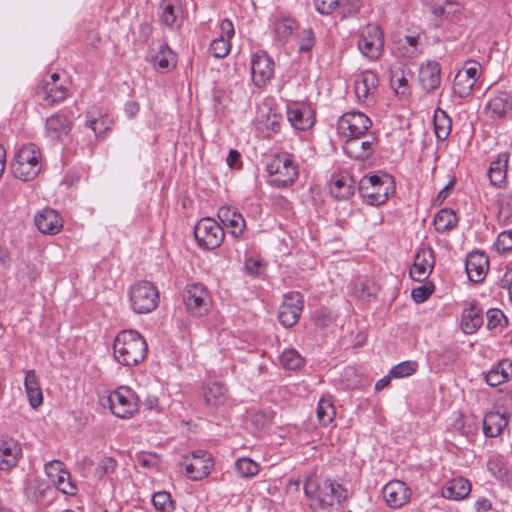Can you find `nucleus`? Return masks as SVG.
Instances as JSON below:
<instances>
[{
	"label": "nucleus",
	"mask_w": 512,
	"mask_h": 512,
	"mask_svg": "<svg viewBox=\"0 0 512 512\" xmlns=\"http://www.w3.org/2000/svg\"><path fill=\"white\" fill-rule=\"evenodd\" d=\"M148 346L144 337L135 330L120 331L113 343L115 360L123 366L140 364L147 355Z\"/></svg>",
	"instance_id": "f257e3e1"
},
{
	"label": "nucleus",
	"mask_w": 512,
	"mask_h": 512,
	"mask_svg": "<svg viewBox=\"0 0 512 512\" xmlns=\"http://www.w3.org/2000/svg\"><path fill=\"white\" fill-rule=\"evenodd\" d=\"M358 189L367 204L378 206L384 204L395 192V183L393 177L387 173L374 174L362 177Z\"/></svg>",
	"instance_id": "f03ea898"
},
{
	"label": "nucleus",
	"mask_w": 512,
	"mask_h": 512,
	"mask_svg": "<svg viewBox=\"0 0 512 512\" xmlns=\"http://www.w3.org/2000/svg\"><path fill=\"white\" fill-rule=\"evenodd\" d=\"M41 153L33 143L22 145L10 164L13 176L21 181H31L41 171Z\"/></svg>",
	"instance_id": "7ed1b4c3"
},
{
	"label": "nucleus",
	"mask_w": 512,
	"mask_h": 512,
	"mask_svg": "<svg viewBox=\"0 0 512 512\" xmlns=\"http://www.w3.org/2000/svg\"><path fill=\"white\" fill-rule=\"evenodd\" d=\"M69 80L58 73L43 78L35 87L34 95L42 106L51 107L63 102L69 94Z\"/></svg>",
	"instance_id": "20e7f679"
},
{
	"label": "nucleus",
	"mask_w": 512,
	"mask_h": 512,
	"mask_svg": "<svg viewBox=\"0 0 512 512\" xmlns=\"http://www.w3.org/2000/svg\"><path fill=\"white\" fill-rule=\"evenodd\" d=\"M128 296L130 307L136 314L151 313L159 305V290L150 281L142 280L131 285Z\"/></svg>",
	"instance_id": "39448f33"
},
{
	"label": "nucleus",
	"mask_w": 512,
	"mask_h": 512,
	"mask_svg": "<svg viewBox=\"0 0 512 512\" xmlns=\"http://www.w3.org/2000/svg\"><path fill=\"white\" fill-rule=\"evenodd\" d=\"M266 171L272 177L271 184L277 188L293 185L299 175L298 166L289 153L274 155L267 164Z\"/></svg>",
	"instance_id": "423d86ee"
},
{
	"label": "nucleus",
	"mask_w": 512,
	"mask_h": 512,
	"mask_svg": "<svg viewBox=\"0 0 512 512\" xmlns=\"http://www.w3.org/2000/svg\"><path fill=\"white\" fill-rule=\"evenodd\" d=\"M180 465L184 467L188 479L200 481L211 473L214 460L210 452L198 449L184 455Z\"/></svg>",
	"instance_id": "0eeeda50"
},
{
	"label": "nucleus",
	"mask_w": 512,
	"mask_h": 512,
	"mask_svg": "<svg viewBox=\"0 0 512 512\" xmlns=\"http://www.w3.org/2000/svg\"><path fill=\"white\" fill-rule=\"evenodd\" d=\"M111 412L118 418H131L139 409V398L136 393L127 386H120L108 397Z\"/></svg>",
	"instance_id": "6e6552de"
},
{
	"label": "nucleus",
	"mask_w": 512,
	"mask_h": 512,
	"mask_svg": "<svg viewBox=\"0 0 512 512\" xmlns=\"http://www.w3.org/2000/svg\"><path fill=\"white\" fill-rule=\"evenodd\" d=\"M194 236L200 247L212 250L221 245L225 233L223 227L216 220L206 217L196 223Z\"/></svg>",
	"instance_id": "1a4fd4ad"
},
{
	"label": "nucleus",
	"mask_w": 512,
	"mask_h": 512,
	"mask_svg": "<svg viewBox=\"0 0 512 512\" xmlns=\"http://www.w3.org/2000/svg\"><path fill=\"white\" fill-rule=\"evenodd\" d=\"M360 52L370 60H378L383 52L384 35L378 24H367L357 42Z\"/></svg>",
	"instance_id": "9d476101"
},
{
	"label": "nucleus",
	"mask_w": 512,
	"mask_h": 512,
	"mask_svg": "<svg viewBox=\"0 0 512 512\" xmlns=\"http://www.w3.org/2000/svg\"><path fill=\"white\" fill-rule=\"evenodd\" d=\"M183 300L187 311L197 317L207 314L212 303L208 289L199 283H192L186 286Z\"/></svg>",
	"instance_id": "9b49d317"
},
{
	"label": "nucleus",
	"mask_w": 512,
	"mask_h": 512,
	"mask_svg": "<svg viewBox=\"0 0 512 512\" xmlns=\"http://www.w3.org/2000/svg\"><path fill=\"white\" fill-rule=\"evenodd\" d=\"M332 481L329 479L319 481L316 478H307L304 484L305 495L310 499L312 509H325L332 506Z\"/></svg>",
	"instance_id": "f8f14e48"
},
{
	"label": "nucleus",
	"mask_w": 512,
	"mask_h": 512,
	"mask_svg": "<svg viewBox=\"0 0 512 512\" xmlns=\"http://www.w3.org/2000/svg\"><path fill=\"white\" fill-rule=\"evenodd\" d=\"M372 122L364 113L349 111L344 113L337 122V131L344 137L368 134Z\"/></svg>",
	"instance_id": "ddd939ff"
},
{
	"label": "nucleus",
	"mask_w": 512,
	"mask_h": 512,
	"mask_svg": "<svg viewBox=\"0 0 512 512\" xmlns=\"http://www.w3.org/2000/svg\"><path fill=\"white\" fill-rule=\"evenodd\" d=\"M304 299L301 293L292 291L284 295L279 308L278 320L285 328L293 327L303 311Z\"/></svg>",
	"instance_id": "4468645a"
},
{
	"label": "nucleus",
	"mask_w": 512,
	"mask_h": 512,
	"mask_svg": "<svg viewBox=\"0 0 512 512\" xmlns=\"http://www.w3.org/2000/svg\"><path fill=\"white\" fill-rule=\"evenodd\" d=\"M345 138L346 140L343 145V151L352 159H368L375 151L376 138L373 135L365 134Z\"/></svg>",
	"instance_id": "2eb2a0df"
},
{
	"label": "nucleus",
	"mask_w": 512,
	"mask_h": 512,
	"mask_svg": "<svg viewBox=\"0 0 512 512\" xmlns=\"http://www.w3.org/2000/svg\"><path fill=\"white\" fill-rule=\"evenodd\" d=\"M270 27L274 40L280 45H285L299 28V24L292 15L277 12L270 18Z\"/></svg>",
	"instance_id": "dca6fc26"
},
{
	"label": "nucleus",
	"mask_w": 512,
	"mask_h": 512,
	"mask_svg": "<svg viewBox=\"0 0 512 512\" xmlns=\"http://www.w3.org/2000/svg\"><path fill=\"white\" fill-rule=\"evenodd\" d=\"M287 118L296 130L305 131L315 123V111L306 102H292L287 105Z\"/></svg>",
	"instance_id": "f3484780"
},
{
	"label": "nucleus",
	"mask_w": 512,
	"mask_h": 512,
	"mask_svg": "<svg viewBox=\"0 0 512 512\" xmlns=\"http://www.w3.org/2000/svg\"><path fill=\"white\" fill-rule=\"evenodd\" d=\"M252 80L257 87H263L274 75V61L265 51H258L251 58Z\"/></svg>",
	"instance_id": "a211bd4d"
},
{
	"label": "nucleus",
	"mask_w": 512,
	"mask_h": 512,
	"mask_svg": "<svg viewBox=\"0 0 512 512\" xmlns=\"http://www.w3.org/2000/svg\"><path fill=\"white\" fill-rule=\"evenodd\" d=\"M435 265L434 250L431 247H420L415 256L410 277L417 282L425 281L431 274Z\"/></svg>",
	"instance_id": "6ab92c4d"
},
{
	"label": "nucleus",
	"mask_w": 512,
	"mask_h": 512,
	"mask_svg": "<svg viewBox=\"0 0 512 512\" xmlns=\"http://www.w3.org/2000/svg\"><path fill=\"white\" fill-rule=\"evenodd\" d=\"M382 494L386 504L393 509L401 508L411 497L410 488L399 480L388 482L383 487Z\"/></svg>",
	"instance_id": "aec40b11"
},
{
	"label": "nucleus",
	"mask_w": 512,
	"mask_h": 512,
	"mask_svg": "<svg viewBox=\"0 0 512 512\" xmlns=\"http://www.w3.org/2000/svg\"><path fill=\"white\" fill-rule=\"evenodd\" d=\"M220 35L212 40L209 50L211 54L218 59L226 57L230 50V39L234 36V25L231 20L223 19L220 22Z\"/></svg>",
	"instance_id": "412c9836"
},
{
	"label": "nucleus",
	"mask_w": 512,
	"mask_h": 512,
	"mask_svg": "<svg viewBox=\"0 0 512 512\" xmlns=\"http://www.w3.org/2000/svg\"><path fill=\"white\" fill-rule=\"evenodd\" d=\"M489 267L488 257L483 252H471L465 262V270L470 281L479 283L484 280Z\"/></svg>",
	"instance_id": "4be33fe9"
},
{
	"label": "nucleus",
	"mask_w": 512,
	"mask_h": 512,
	"mask_svg": "<svg viewBox=\"0 0 512 512\" xmlns=\"http://www.w3.org/2000/svg\"><path fill=\"white\" fill-rule=\"evenodd\" d=\"M354 184V179L347 172L334 173L329 183L330 193L336 199H348L354 194Z\"/></svg>",
	"instance_id": "5701e85b"
},
{
	"label": "nucleus",
	"mask_w": 512,
	"mask_h": 512,
	"mask_svg": "<svg viewBox=\"0 0 512 512\" xmlns=\"http://www.w3.org/2000/svg\"><path fill=\"white\" fill-rule=\"evenodd\" d=\"M22 449L17 441L9 437L0 438V470H9L16 466Z\"/></svg>",
	"instance_id": "b1692460"
},
{
	"label": "nucleus",
	"mask_w": 512,
	"mask_h": 512,
	"mask_svg": "<svg viewBox=\"0 0 512 512\" xmlns=\"http://www.w3.org/2000/svg\"><path fill=\"white\" fill-rule=\"evenodd\" d=\"M378 83L379 80L376 73L370 70L362 72L354 84L357 99L361 102H369L371 96L377 90Z\"/></svg>",
	"instance_id": "393cba45"
},
{
	"label": "nucleus",
	"mask_w": 512,
	"mask_h": 512,
	"mask_svg": "<svg viewBox=\"0 0 512 512\" xmlns=\"http://www.w3.org/2000/svg\"><path fill=\"white\" fill-rule=\"evenodd\" d=\"M419 82L427 92L436 90L441 83V66L436 61H427L419 68Z\"/></svg>",
	"instance_id": "a878e982"
},
{
	"label": "nucleus",
	"mask_w": 512,
	"mask_h": 512,
	"mask_svg": "<svg viewBox=\"0 0 512 512\" xmlns=\"http://www.w3.org/2000/svg\"><path fill=\"white\" fill-rule=\"evenodd\" d=\"M35 225L43 234L54 235L62 229L63 221L54 209L46 208L35 216Z\"/></svg>",
	"instance_id": "bb28decb"
},
{
	"label": "nucleus",
	"mask_w": 512,
	"mask_h": 512,
	"mask_svg": "<svg viewBox=\"0 0 512 512\" xmlns=\"http://www.w3.org/2000/svg\"><path fill=\"white\" fill-rule=\"evenodd\" d=\"M218 218L227 228H230V233L234 237H239L243 234L245 229V220L238 211L229 206H222L218 209Z\"/></svg>",
	"instance_id": "cd10ccee"
},
{
	"label": "nucleus",
	"mask_w": 512,
	"mask_h": 512,
	"mask_svg": "<svg viewBox=\"0 0 512 512\" xmlns=\"http://www.w3.org/2000/svg\"><path fill=\"white\" fill-rule=\"evenodd\" d=\"M72 124L69 118L63 113H55L46 119L45 130L49 138L60 140L71 131Z\"/></svg>",
	"instance_id": "c85d7f7f"
},
{
	"label": "nucleus",
	"mask_w": 512,
	"mask_h": 512,
	"mask_svg": "<svg viewBox=\"0 0 512 512\" xmlns=\"http://www.w3.org/2000/svg\"><path fill=\"white\" fill-rule=\"evenodd\" d=\"M203 397L210 408L222 406L227 400V387L220 381H208L203 387Z\"/></svg>",
	"instance_id": "c756f323"
},
{
	"label": "nucleus",
	"mask_w": 512,
	"mask_h": 512,
	"mask_svg": "<svg viewBox=\"0 0 512 512\" xmlns=\"http://www.w3.org/2000/svg\"><path fill=\"white\" fill-rule=\"evenodd\" d=\"M471 492V483L463 477H456L442 487V496L449 500L460 501L469 496Z\"/></svg>",
	"instance_id": "7c9ffc66"
},
{
	"label": "nucleus",
	"mask_w": 512,
	"mask_h": 512,
	"mask_svg": "<svg viewBox=\"0 0 512 512\" xmlns=\"http://www.w3.org/2000/svg\"><path fill=\"white\" fill-rule=\"evenodd\" d=\"M160 20L170 27L178 28L182 24V8L177 0H163L160 4Z\"/></svg>",
	"instance_id": "2f4dec72"
},
{
	"label": "nucleus",
	"mask_w": 512,
	"mask_h": 512,
	"mask_svg": "<svg viewBox=\"0 0 512 512\" xmlns=\"http://www.w3.org/2000/svg\"><path fill=\"white\" fill-rule=\"evenodd\" d=\"M483 324V312L473 301L469 307L464 309L461 318V328L465 334L475 333Z\"/></svg>",
	"instance_id": "473e14b6"
},
{
	"label": "nucleus",
	"mask_w": 512,
	"mask_h": 512,
	"mask_svg": "<svg viewBox=\"0 0 512 512\" xmlns=\"http://www.w3.org/2000/svg\"><path fill=\"white\" fill-rule=\"evenodd\" d=\"M509 419L504 413L490 411L483 419V433L486 437H497L508 425Z\"/></svg>",
	"instance_id": "72a5a7b5"
},
{
	"label": "nucleus",
	"mask_w": 512,
	"mask_h": 512,
	"mask_svg": "<svg viewBox=\"0 0 512 512\" xmlns=\"http://www.w3.org/2000/svg\"><path fill=\"white\" fill-rule=\"evenodd\" d=\"M24 387L30 406L36 409L40 405H42L43 394L35 370H28L26 372L24 379Z\"/></svg>",
	"instance_id": "f704fd0d"
},
{
	"label": "nucleus",
	"mask_w": 512,
	"mask_h": 512,
	"mask_svg": "<svg viewBox=\"0 0 512 512\" xmlns=\"http://www.w3.org/2000/svg\"><path fill=\"white\" fill-rule=\"evenodd\" d=\"M509 161V153L502 152L494 160L488 170V176L492 185L501 187L505 183L507 175V166Z\"/></svg>",
	"instance_id": "c9c22d12"
},
{
	"label": "nucleus",
	"mask_w": 512,
	"mask_h": 512,
	"mask_svg": "<svg viewBox=\"0 0 512 512\" xmlns=\"http://www.w3.org/2000/svg\"><path fill=\"white\" fill-rule=\"evenodd\" d=\"M434 132L438 140H446L452 128V120L449 115L442 109L437 108L434 112Z\"/></svg>",
	"instance_id": "e433bc0d"
},
{
	"label": "nucleus",
	"mask_w": 512,
	"mask_h": 512,
	"mask_svg": "<svg viewBox=\"0 0 512 512\" xmlns=\"http://www.w3.org/2000/svg\"><path fill=\"white\" fill-rule=\"evenodd\" d=\"M458 218L455 212L449 208H443L437 212L433 223L435 230L439 233L451 231L457 226Z\"/></svg>",
	"instance_id": "4c0bfd02"
},
{
	"label": "nucleus",
	"mask_w": 512,
	"mask_h": 512,
	"mask_svg": "<svg viewBox=\"0 0 512 512\" xmlns=\"http://www.w3.org/2000/svg\"><path fill=\"white\" fill-rule=\"evenodd\" d=\"M316 412L318 421L322 426L326 427L333 422L336 416V409L331 396H322L319 399Z\"/></svg>",
	"instance_id": "58836bf2"
},
{
	"label": "nucleus",
	"mask_w": 512,
	"mask_h": 512,
	"mask_svg": "<svg viewBox=\"0 0 512 512\" xmlns=\"http://www.w3.org/2000/svg\"><path fill=\"white\" fill-rule=\"evenodd\" d=\"M152 61L158 69L168 70L174 66L175 55L166 43H161L158 52L152 56Z\"/></svg>",
	"instance_id": "ea45409f"
},
{
	"label": "nucleus",
	"mask_w": 512,
	"mask_h": 512,
	"mask_svg": "<svg viewBox=\"0 0 512 512\" xmlns=\"http://www.w3.org/2000/svg\"><path fill=\"white\" fill-rule=\"evenodd\" d=\"M398 49L402 50V55L407 58H414L419 53V35H405L398 41Z\"/></svg>",
	"instance_id": "a19ab883"
},
{
	"label": "nucleus",
	"mask_w": 512,
	"mask_h": 512,
	"mask_svg": "<svg viewBox=\"0 0 512 512\" xmlns=\"http://www.w3.org/2000/svg\"><path fill=\"white\" fill-rule=\"evenodd\" d=\"M487 468L494 477L502 481L508 479L509 470L501 455H492L487 461Z\"/></svg>",
	"instance_id": "79ce46f5"
},
{
	"label": "nucleus",
	"mask_w": 512,
	"mask_h": 512,
	"mask_svg": "<svg viewBox=\"0 0 512 512\" xmlns=\"http://www.w3.org/2000/svg\"><path fill=\"white\" fill-rule=\"evenodd\" d=\"M474 85L475 83L464 74L457 73L453 82V92L460 98H466L471 94Z\"/></svg>",
	"instance_id": "37998d69"
},
{
	"label": "nucleus",
	"mask_w": 512,
	"mask_h": 512,
	"mask_svg": "<svg viewBox=\"0 0 512 512\" xmlns=\"http://www.w3.org/2000/svg\"><path fill=\"white\" fill-rule=\"evenodd\" d=\"M52 483L66 495L73 496L77 493V487L71 481V474L66 469Z\"/></svg>",
	"instance_id": "c03bdc74"
},
{
	"label": "nucleus",
	"mask_w": 512,
	"mask_h": 512,
	"mask_svg": "<svg viewBox=\"0 0 512 512\" xmlns=\"http://www.w3.org/2000/svg\"><path fill=\"white\" fill-rule=\"evenodd\" d=\"M282 365L289 370H298L303 364L304 360L300 354L294 349H287L281 354Z\"/></svg>",
	"instance_id": "a18cd8bd"
},
{
	"label": "nucleus",
	"mask_w": 512,
	"mask_h": 512,
	"mask_svg": "<svg viewBox=\"0 0 512 512\" xmlns=\"http://www.w3.org/2000/svg\"><path fill=\"white\" fill-rule=\"evenodd\" d=\"M235 468L241 477L249 478L258 474L259 465L250 458H240L235 462Z\"/></svg>",
	"instance_id": "49530a36"
},
{
	"label": "nucleus",
	"mask_w": 512,
	"mask_h": 512,
	"mask_svg": "<svg viewBox=\"0 0 512 512\" xmlns=\"http://www.w3.org/2000/svg\"><path fill=\"white\" fill-rule=\"evenodd\" d=\"M418 369L416 361L407 360L398 363L390 369V375L393 378H404L413 375Z\"/></svg>",
	"instance_id": "de8ad7c7"
},
{
	"label": "nucleus",
	"mask_w": 512,
	"mask_h": 512,
	"mask_svg": "<svg viewBox=\"0 0 512 512\" xmlns=\"http://www.w3.org/2000/svg\"><path fill=\"white\" fill-rule=\"evenodd\" d=\"M48 488L49 485L46 482L39 479H34L30 481L25 487V493L28 498L37 502L39 499L44 497Z\"/></svg>",
	"instance_id": "09e8293b"
},
{
	"label": "nucleus",
	"mask_w": 512,
	"mask_h": 512,
	"mask_svg": "<svg viewBox=\"0 0 512 512\" xmlns=\"http://www.w3.org/2000/svg\"><path fill=\"white\" fill-rule=\"evenodd\" d=\"M152 503L159 512H172L174 510L171 495L166 491L156 492L152 497Z\"/></svg>",
	"instance_id": "8fccbe9b"
},
{
	"label": "nucleus",
	"mask_w": 512,
	"mask_h": 512,
	"mask_svg": "<svg viewBox=\"0 0 512 512\" xmlns=\"http://www.w3.org/2000/svg\"><path fill=\"white\" fill-rule=\"evenodd\" d=\"M487 317V328L489 330H494L499 327H504L507 325V318L505 314L497 308L489 309L486 312Z\"/></svg>",
	"instance_id": "3c124183"
},
{
	"label": "nucleus",
	"mask_w": 512,
	"mask_h": 512,
	"mask_svg": "<svg viewBox=\"0 0 512 512\" xmlns=\"http://www.w3.org/2000/svg\"><path fill=\"white\" fill-rule=\"evenodd\" d=\"M316 43V36L312 28H304L300 33L299 52L309 53Z\"/></svg>",
	"instance_id": "603ef678"
},
{
	"label": "nucleus",
	"mask_w": 512,
	"mask_h": 512,
	"mask_svg": "<svg viewBox=\"0 0 512 512\" xmlns=\"http://www.w3.org/2000/svg\"><path fill=\"white\" fill-rule=\"evenodd\" d=\"M116 466L117 461L113 457H104L95 468L94 475L96 478L102 479L104 476L113 473Z\"/></svg>",
	"instance_id": "864d4df0"
},
{
	"label": "nucleus",
	"mask_w": 512,
	"mask_h": 512,
	"mask_svg": "<svg viewBox=\"0 0 512 512\" xmlns=\"http://www.w3.org/2000/svg\"><path fill=\"white\" fill-rule=\"evenodd\" d=\"M334 320L335 316L330 310L326 308H320L316 310L313 315L314 325L321 329L328 327L334 322Z\"/></svg>",
	"instance_id": "5fc2aeb1"
},
{
	"label": "nucleus",
	"mask_w": 512,
	"mask_h": 512,
	"mask_svg": "<svg viewBox=\"0 0 512 512\" xmlns=\"http://www.w3.org/2000/svg\"><path fill=\"white\" fill-rule=\"evenodd\" d=\"M488 107L493 114L501 117L511 108V105L506 97L497 96L489 101Z\"/></svg>",
	"instance_id": "6e6d98bb"
},
{
	"label": "nucleus",
	"mask_w": 512,
	"mask_h": 512,
	"mask_svg": "<svg viewBox=\"0 0 512 512\" xmlns=\"http://www.w3.org/2000/svg\"><path fill=\"white\" fill-rule=\"evenodd\" d=\"M433 292L434 285L433 283L428 282L417 288H414L411 292V296L416 303H423L432 295Z\"/></svg>",
	"instance_id": "4d7b16f0"
},
{
	"label": "nucleus",
	"mask_w": 512,
	"mask_h": 512,
	"mask_svg": "<svg viewBox=\"0 0 512 512\" xmlns=\"http://www.w3.org/2000/svg\"><path fill=\"white\" fill-rule=\"evenodd\" d=\"M272 421V415L268 412L258 410L250 414V422L257 429L261 430Z\"/></svg>",
	"instance_id": "13d9d810"
},
{
	"label": "nucleus",
	"mask_w": 512,
	"mask_h": 512,
	"mask_svg": "<svg viewBox=\"0 0 512 512\" xmlns=\"http://www.w3.org/2000/svg\"><path fill=\"white\" fill-rule=\"evenodd\" d=\"M494 246L498 252L506 253L512 250V230L501 232Z\"/></svg>",
	"instance_id": "bf43d9fd"
},
{
	"label": "nucleus",
	"mask_w": 512,
	"mask_h": 512,
	"mask_svg": "<svg viewBox=\"0 0 512 512\" xmlns=\"http://www.w3.org/2000/svg\"><path fill=\"white\" fill-rule=\"evenodd\" d=\"M486 383L491 387H496L507 381V376H503V372L499 368L491 369L485 377Z\"/></svg>",
	"instance_id": "052dcab7"
},
{
	"label": "nucleus",
	"mask_w": 512,
	"mask_h": 512,
	"mask_svg": "<svg viewBox=\"0 0 512 512\" xmlns=\"http://www.w3.org/2000/svg\"><path fill=\"white\" fill-rule=\"evenodd\" d=\"M45 473L48 478L53 482L64 470V464L59 460H52L45 465Z\"/></svg>",
	"instance_id": "680f3d73"
},
{
	"label": "nucleus",
	"mask_w": 512,
	"mask_h": 512,
	"mask_svg": "<svg viewBox=\"0 0 512 512\" xmlns=\"http://www.w3.org/2000/svg\"><path fill=\"white\" fill-rule=\"evenodd\" d=\"M12 258L7 247L0 245V276L5 275L11 267Z\"/></svg>",
	"instance_id": "e2e57ef3"
},
{
	"label": "nucleus",
	"mask_w": 512,
	"mask_h": 512,
	"mask_svg": "<svg viewBox=\"0 0 512 512\" xmlns=\"http://www.w3.org/2000/svg\"><path fill=\"white\" fill-rule=\"evenodd\" d=\"M282 116L276 113L274 110L270 109L267 114L265 126L268 130L273 133H277L280 130V121Z\"/></svg>",
	"instance_id": "0e129e2a"
},
{
	"label": "nucleus",
	"mask_w": 512,
	"mask_h": 512,
	"mask_svg": "<svg viewBox=\"0 0 512 512\" xmlns=\"http://www.w3.org/2000/svg\"><path fill=\"white\" fill-rule=\"evenodd\" d=\"M244 269L247 275L256 277L262 272V262L253 258H249L245 261Z\"/></svg>",
	"instance_id": "69168bd1"
},
{
	"label": "nucleus",
	"mask_w": 512,
	"mask_h": 512,
	"mask_svg": "<svg viewBox=\"0 0 512 512\" xmlns=\"http://www.w3.org/2000/svg\"><path fill=\"white\" fill-rule=\"evenodd\" d=\"M314 5L321 14H329L338 6V0H314Z\"/></svg>",
	"instance_id": "338daca9"
},
{
	"label": "nucleus",
	"mask_w": 512,
	"mask_h": 512,
	"mask_svg": "<svg viewBox=\"0 0 512 512\" xmlns=\"http://www.w3.org/2000/svg\"><path fill=\"white\" fill-rule=\"evenodd\" d=\"M230 101L229 96L226 94L224 90L217 89L214 92V102L216 111L224 112V109L227 107L228 102Z\"/></svg>",
	"instance_id": "774afa93"
}]
</instances>
